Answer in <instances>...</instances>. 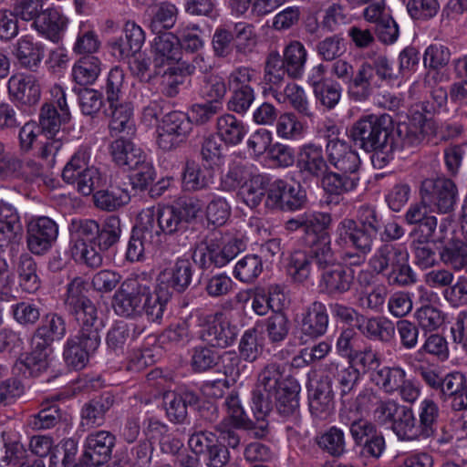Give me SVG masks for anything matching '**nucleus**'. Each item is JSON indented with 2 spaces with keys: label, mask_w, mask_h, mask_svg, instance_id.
<instances>
[{
  "label": "nucleus",
  "mask_w": 467,
  "mask_h": 467,
  "mask_svg": "<svg viewBox=\"0 0 467 467\" xmlns=\"http://www.w3.org/2000/svg\"><path fill=\"white\" fill-rule=\"evenodd\" d=\"M188 444L192 452L203 457L208 467H223L230 461L228 448L217 441L216 434L212 431L193 432Z\"/></svg>",
  "instance_id": "14"
},
{
  "label": "nucleus",
  "mask_w": 467,
  "mask_h": 467,
  "mask_svg": "<svg viewBox=\"0 0 467 467\" xmlns=\"http://www.w3.org/2000/svg\"><path fill=\"white\" fill-rule=\"evenodd\" d=\"M195 245L218 256H223V253L225 251V254L228 253L229 254L227 262L233 260L244 249V244L241 239L231 236L225 237L218 231L210 233Z\"/></svg>",
  "instance_id": "33"
},
{
  "label": "nucleus",
  "mask_w": 467,
  "mask_h": 467,
  "mask_svg": "<svg viewBox=\"0 0 467 467\" xmlns=\"http://www.w3.org/2000/svg\"><path fill=\"white\" fill-rule=\"evenodd\" d=\"M32 26L43 36L57 43L67 26L68 19L56 7L42 9L32 21Z\"/></svg>",
  "instance_id": "27"
},
{
  "label": "nucleus",
  "mask_w": 467,
  "mask_h": 467,
  "mask_svg": "<svg viewBox=\"0 0 467 467\" xmlns=\"http://www.w3.org/2000/svg\"><path fill=\"white\" fill-rule=\"evenodd\" d=\"M310 248V253L304 251H296L290 256L288 272L296 282L303 283L310 276L312 265H316L315 251L321 248L319 242L315 245H306Z\"/></svg>",
  "instance_id": "44"
},
{
  "label": "nucleus",
  "mask_w": 467,
  "mask_h": 467,
  "mask_svg": "<svg viewBox=\"0 0 467 467\" xmlns=\"http://www.w3.org/2000/svg\"><path fill=\"white\" fill-rule=\"evenodd\" d=\"M427 130L423 128H417L407 122H400L395 130V135L391 132L390 143L392 154L396 150H401L405 148L415 147L421 143L425 138Z\"/></svg>",
  "instance_id": "45"
},
{
  "label": "nucleus",
  "mask_w": 467,
  "mask_h": 467,
  "mask_svg": "<svg viewBox=\"0 0 467 467\" xmlns=\"http://www.w3.org/2000/svg\"><path fill=\"white\" fill-rule=\"evenodd\" d=\"M306 204V192L300 184L291 185L283 180H275L268 188L265 205L271 209L294 212Z\"/></svg>",
  "instance_id": "13"
},
{
  "label": "nucleus",
  "mask_w": 467,
  "mask_h": 467,
  "mask_svg": "<svg viewBox=\"0 0 467 467\" xmlns=\"http://www.w3.org/2000/svg\"><path fill=\"white\" fill-rule=\"evenodd\" d=\"M265 330L271 344L285 341L291 329V322L285 312L277 309L264 321Z\"/></svg>",
  "instance_id": "52"
},
{
  "label": "nucleus",
  "mask_w": 467,
  "mask_h": 467,
  "mask_svg": "<svg viewBox=\"0 0 467 467\" xmlns=\"http://www.w3.org/2000/svg\"><path fill=\"white\" fill-rule=\"evenodd\" d=\"M151 13L150 27L155 34H162V30L171 28L176 22L177 8L169 2H163L153 6Z\"/></svg>",
  "instance_id": "59"
},
{
  "label": "nucleus",
  "mask_w": 467,
  "mask_h": 467,
  "mask_svg": "<svg viewBox=\"0 0 467 467\" xmlns=\"http://www.w3.org/2000/svg\"><path fill=\"white\" fill-rule=\"evenodd\" d=\"M115 436L107 431H97L88 434L85 444V461L91 464L103 465L111 457Z\"/></svg>",
  "instance_id": "28"
},
{
  "label": "nucleus",
  "mask_w": 467,
  "mask_h": 467,
  "mask_svg": "<svg viewBox=\"0 0 467 467\" xmlns=\"http://www.w3.org/2000/svg\"><path fill=\"white\" fill-rule=\"evenodd\" d=\"M400 440L414 441L422 438L418 421L410 408L403 406L391 425Z\"/></svg>",
  "instance_id": "48"
},
{
  "label": "nucleus",
  "mask_w": 467,
  "mask_h": 467,
  "mask_svg": "<svg viewBox=\"0 0 467 467\" xmlns=\"http://www.w3.org/2000/svg\"><path fill=\"white\" fill-rule=\"evenodd\" d=\"M120 234V219L116 215H110L102 225H99L94 244L99 247L100 252L108 251L119 242Z\"/></svg>",
  "instance_id": "57"
},
{
  "label": "nucleus",
  "mask_w": 467,
  "mask_h": 467,
  "mask_svg": "<svg viewBox=\"0 0 467 467\" xmlns=\"http://www.w3.org/2000/svg\"><path fill=\"white\" fill-rule=\"evenodd\" d=\"M358 330L368 339L389 343L395 335L394 324L385 317L365 316L358 317Z\"/></svg>",
  "instance_id": "36"
},
{
  "label": "nucleus",
  "mask_w": 467,
  "mask_h": 467,
  "mask_svg": "<svg viewBox=\"0 0 467 467\" xmlns=\"http://www.w3.org/2000/svg\"><path fill=\"white\" fill-rule=\"evenodd\" d=\"M318 447L334 458L341 457L346 451V438L342 429L332 426L317 437Z\"/></svg>",
  "instance_id": "53"
},
{
  "label": "nucleus",
  "mask_w": 467,
  "mask_h": 467,
  "mask_svg": "<svg viewBox=\"0 0 467 467\" xmlns=\"http://www.w3.org/2000/svg\"><path fill=\"white\" fill-rule=\"evenodd\" d=\"M439 416L440 409L434 400L424 399L420 402L418 407V424L423 439L434 436Z\"/></svg>",
  "instance_id": "50"
},
{
  "label": "nucleus",
  "mask_w": 467,
  "mask_h": 467,
  "mask_svg": "<svg viewBox=\"0 0 467 467\" xmlns=\"http://www.w3.org/2000/svg\"><path fill=\"white\" fill-rule=\"evenodd\" d=\"M246 133L245 124L234 115L225 113L217 118L216 135L226 146L239 145Z\"/></svg>",
  "instance_id": "37"
},
{
  "label": "nucleus",
  "mask_w": 467,
  "mask_h": 467,
  "mask_svg": "<svg viewBox=\"0 0 467 467\" xmlns=\"http://www.w3.org/2000/svg\"><path fill=\"white\" fill-rule=\"evenodd\" d=\"M13 319L22 327H35L41 318V308L32 301H20L10 306Z\"/></svg>",
  "instance_id": "58"
},
{
  "label": "nucleus",
  "mask_w": 467,
  "mask_h": 467,
  "mask_svg": "<svg viewBox=\"0 0 467 467\" xmlns=\"http://www.w3.org/2000/svg\"><path fill=\"white\" fill-rule=\"evenodd\" d=\"M378 83L382 81H392L398 78L392 63L385 55H374L368 60L363 61L360 66Z\"/></svg>",
  "instance_id": "54"
},
{
  "label": "nucleus",
  "mask_w": 467,
  "mask_h": 467,
  "mask_svg": "<svg viewBox=\"0 0 467 467\" xmlns=\"http://www.w3.org/2000/svg\"><path fill=\"white\" fill-rule=\"evenodd\" d=\"M130 138L121 135L109 146L112 161L126 170H134L146 159L143 150L135 145Z\"/></svg>",
  "instance_id": "29"
},
{
  "label": "nucleus",
  "mask_w": 467,
  "mask_h": 467,
  "mask_svg": "<svg viewBox=\"0 0 467 467\" xmlns=\"http://www.w3.org/2000/svg\"><path fill=\"white\" fill-rule=\"evenodd\" d=\"M336 243L339 246H350L355 252L347 251L341 258L342 260L353 266H359L366 261V257L372 251L373 244L354 236L348 235L337 230Z\"/></svg>",
  "instance_id": "41"
},
{
  "label": "nucleus",
  "mask_w": 467,
  "mask_h": 467,
  "mask_svg": "<svg viewBox=\"0 0 467 467\" xmlns=\"http://www.w3.org/2000/svg\"><path fill=\"white\" fill-rule=\"evenodd\" d=\"M224 406L227 410L229 417L227 419L236 422L237 426L250 432L255 439H264L269 432V424L267 420H260L254 422L250 420L241 405V401L236 391H232L224 400Z\"/></svg>",
  "instance_id": "24"
},
{
  "label": "nucleus",
  "mask_w": 467,
  "mask_h": 467,
  "mask_svg": "<svg viewBox=\"0 0 467 467\" xmlns=\"http://www.w3.org/2000/svg\"><path fill=\"white\" fill-rule=\"evenodd\" d=\"M406 378V372L400 367L383 366L372 374L371 382L387 394H393L398 391L400 386Z\"/></svg>",
  "instance_id": "51"
},
{
  "label": "nucleus",
  "mask_w": 467,
  "mask_h": 467,
  "mask_svg": "<svg viewBox=\"0 0 467 467\" xmlns=\"http://www.w3.org/2000/svg\"><path fill=\"white\" fill-rule=\"evenodd\" d=\"M326 153L328 165L335 171L330 170L327 176L324 192L328 195L340 196L355 191L360 181L358 153L347 141L337 138L327 140Z\"/></svg>",
  "instance_id": "3"
},
{
  "label": "nucleus",
  "mask_w": 467,
  "mask_h": 467,
  "mask_svg": "<svg viewBox=\"0 0 467 467\" xmlns=\"http://www.w3.org/2000/svg\"><path fill=\"white\" fill-rule=\"evenodd\" d=\"M281 378V364L269 362L257 376L255 388L252 391V410L256 418L254 422L266 420L274 410L275 389Z\"/></svg>",
  "instance_id": "6"
},
{
  "label": "nucleus",
  "mask_w": 467,
  "mask_h": 467,
  "mask_svg": "<svg viewBox=\"0 0 467 467\" xmlns=\"http://www.w3.org/2000/svg\"><path fill=\"white\" fill-rule=\"evenodd\" d=\"M381 228L382 221L377 210L364 204L358 210L357 220L345 218L337 230L373 244Z\"/></svg>",
  "instance_id": "11"
},
{
  "label": "nucleus",
  "mask_w": 467,
  "mask_h": 467,
  "mask_svg": "<svg viewBox=\"0 0 467 467\" xmlns=\"http://www.w3.org/2000/svg\"><path fill=\"white\" fill-rule=\"evenodd\" d=\"M171 296V291H167L157 285L155 290L151 292L148 286V295L144 296L142 307L143 313L146 314L149 321L160 322L162 319L163 313Z\"/></svg>",
  "instance_id": "47"
},
{
  "label": "nucleus",
  "mask_w": 467,
  "mask_h": 467,
  "mask_svg": "<svg viewBox=\"0 0 467 467\" xmlns=\"http://www.w3.org/2000/svg\"><path fill=\"white\" fill-rule=\"evenodd\" d=\"M192 130L190 117L181 111L166 114L158 129L157 143L165 151L177 148Z\"/></svg>",
  "instance_id": "15"
},
{
  "label": "nucleus",
  "mask_w": 467,
  "mask_h": 467,
  "mask_svg": "<svg viewBox=\"0 0 467 467\" xmlns=\"http://www.w3.org/2000/svg\"><path fill=\"white\" fill-rule=\"evenodd\" d=\"M419 193L431 210L448 213L456 203L458 188L451 178L442 175L421 181Z\"/></svg>",
  "instance_id": "7"
},
{
  "label": "nucleus",
  "mask_w": 467,
  "mask_h": 467,
  "mask_svg": "<svg viewBox=\"0 0 467 467\" xmlns=\"http://www.w3.org/2000/svg\"><path fill=\"white\" fill-rule=\"evenodd\" d=\"M440 260L454 271L465 270L467 272V243L452 238L441 248Z\"/></svg>",
  "instance_id": "43"
},
{
  "label": "nucleus",
  "mask_w": 467,
  "mask_h": 467,
  "mask_svg": "<svg viewBox=\"0 0 467 467\" xmlns=\"http://www.w3.org/2000/svg\"><path fill=\"white\" fill-rule=\"evenodd\" d=\"M202 210V203L197 197L178 199L172 205L158 210L157 223L161 233L176 235L182 245L192 244L196 237V230L190 224L196 220Z\"/></svg>",
  "instance_id": "4"
},
{
  "label": "nucleus",
  "mask_w": 467,
  "mask_h": 467,
  "mask_svg": "<svg viewBox=\"0 0 467 467\" xmlns=\"http://www.w3.org/2000/svg\"><path fill=\"white\" fill-rule=\"evenodd\" d=\"M67 335V322L63 316L49 312L40 319L34 329L30 343L38 349H50L56 342L61 341Z\"/></svg>",
  "instance_id": "17"
},
{
  "label": "nucleus",
  "mask_w": 467,
  "mask_h": 467,
  "mask_svg": "<svg viewBox=\"0 0 467 467\" xmlns=\"http://www.w3.org/2000/svg\"><path fill=\"white\" fill-rule=\"evenodd\" d=\"M221 359V355L209 346H198L192 349L191 367L194 372H205L215 368Z\"/></svg>",
  "instance_id": "64"
},
{
  "label": "nucleus",
  "mask_w": 467,
  "mask_h": 467,
  "mask_svg": "<svg viewBox=\"0 0 467 467\" xmlns=\"http://www.w3.org/2000/svg\"><path fill=\"white\" fill-rule=\"evenodd\" d=\"M115 403V397L104 392L86 402L81 409V425L88 428L100 427L105 422L107 412Z\"/></svg>",
  "instance_id": "32"
},
{
  "label": "nucleus",
  "mask_w": 467,
  "mask_h": 467,
  "mask_svg": "<svg viewBox=\"0 0 467 467\" xmlns=\"http://www.w3.org/2000/svg\"><path fill=\"white\" fill-rule=\"evenodd\" d=\"M147 295L148 285L137 279H126L113 296V309L117 315L123 317H140L143 313L144 296Z\"/></svg>",
  "instance_id": "12"
},
{
  "label": "nucleus",
  "mask_w": 467,
  "mask_h": 467,
  "mask_svg": "<svg viewBox=\"0 0 467 467\" xmlns=\"http://www.w3.org/2000/svg\"><path fill=\"white\" fill-rule=\"evenodd\" d=\"M408 256L409 253L406 248L390 243H385L370 257L368 265L377 275H384L400 261Z\"/></svg>",
  "instance_id": "34"
},
{
  "label": "nucleus",
  "mask_w": 467,
  "mask_h": 467,
  "mask_svg": "<svg viewBox=\"0 0 467 467\" xmlns=\"http://www.w3.org/2000/svg\"><path fill=\"white\" fill-rule=\"evenodd\" d=\"M111 109V119L109 130L111 136L131 137L135 134V124L133 120V109L130 103L119 102L117 105L109 106Z\"/></svg>",
  "instance_id": "40"
},
{
  "label": "nucleus",
  "mask_w": 467,
  "mask_h": 467,
  "mask_svg": "<svg viewBox=\"0 0 467 467\" xmlns=\"http://www.w3.org/2000/svg\"><path fill=\"white\" fill-rule=\"evenodd\" d=\"M296 168L304 183L319 181L324 190V182L330 173V167L320 145H303L297 154Z\"/></svg>",
  "instance_id": "9"
},
{
  "label": "nucleus",
  "mask_w": 467,
  "mask_h": 467,
  "mask_svg": "<svg viewBox=\"0 0 467 467\" xmlns=\"http://www.w3.org/2000/svg\"><path fill=\"white\" fill-rule=\"evenodd\" d=\"M226 93L227 84L223 76L214 72L203 75L200 86V94L203 99L222 105Z\"/></svg>",
  "instance_id": "55"
},
{
  "label": "nucleus",
  "mask_w": 467,
  "mask_h": 467,
  "mask_svg": "<svg viewBox=\"0 0 467 467\" xmlns=\"http://www.w3.org/2000/svg\"><path fill=\"white\" fill-rule=\"evenodd\" d=\"M332 218L327 213H304L286 221L287 231L302 230L304 234L301 239L305 245H315L319 242L321 247L327 244L331 238L328 228Z\"/></svg>",
  "instance_id": "8"
},
{
  "label": "nucleus",
  "mask_w": 467,
  "mask_h": 467,
  "mask_svg": "<svg viewBox=\"0 0 467 467\" xmlns=\"http://www.w3.org/2000/svg\"><path fill=\"white\" fill-rule=\"evenodd\" d=\"M308 400L311 415L321 420H327L335 409L334 391L328 379L321 376Z\"/></svg>",
  "instance_id": "30"
},
{
  "label": "nucleus",
  "mask_w": 467,
  "mask_h": 467,
  "mask_svg": "<svg viewBox=\"0 0 467 467\" xmlns=\"http://www.w3.org/2000/svg\"><path fill=\"white\" fill-rule=\"evenodd\" d=\"M346 87L350 100L363 103L372 97L375 89L380 87V83H378L377 79H373L362 67H358L355 77Z\"/></svg>",
  "instance_id": "39"
},
{
  "label": "nucleus",
  "mask_w": 467,
  "mask_h": 467,
  "mask_svg": "<svg viewBox=\"0 0 467 467\" xmlns=\"http://www.w3.org/2000/svg\"><path fill=\"white\" fill-rule=\"evenodd\" d=\"M383 276L390 286L407 287L417 282V275L410 265L409 256L400 261Z\"/></svg>",
  "instance_id": "62"
},
{
  "label": "nucleus",
  "mask_w": 467,
  "mask_h": 467,
  "mask_svg": "<svg viewBox=\"0 0 467 467\" xmlns=\"http://www.w3.org/2000/svg\"><path fill=\"white\" fill-rule=\"evenodd\" d=\"M125 88V73L120 67H112L101 87L109 106L122 102Z\"/></svg>",
  "instance_id": "56"
},
{
  "label": "nucleus",
  "mask_w": 467,
  "mask_h": 467,
  "mask_svg": "<svg viewBox=\"0 0 467 467\" xmlns=\"http://www.w3.org/2000/svg\"><path fill=\"white\" fill-rule=\"evenodd\" d=\"M353 368L359 369L360 375H369L370 380L372 374L377 372L381 367V359L379 354L372 349L371 347H366L357 353L348 360Z\"/></svg>",
  "instance_id": "63"
},
{
  "label": "nucleus",
  "mask_w": 467,
  "mask_h": 467,
  "mask_svg": "<svg viewBox=\"0 0 467 467\" xmlns=\"http://www.w3.org/2000/svg\"><path fill=\"white\" fill-rule=\"evenodd\" d=\"M11 55L21 68L36 72L45 57V47L33 36L26 35L13 43Z\"/></svg>",
  "instance_id": "19"
},
{
  "label": "nucleus",
  "mask_w": 467,
  "mask_h": 467,
  "mask_svg": "<svg viewBox=\"0 0 467 467\" xmlns=\"http://www.w3.org/2000/svg\"><path fill=\"white\" fill-rule=\"evenodd\" d=\"M93 201L99 210L115 212L130 202V193L126 183L123 185L110 183L106 189L95 192Z\"/></svg>",
  "instance_id": "35"
},
{
  "label": "nucleus",
  "mask_w": 467,
  "mask_h": 467,
  "mask_svg": "<svg viewBox=\"0 0 467 467\" xmlns=\"http://www.w3.org/2000/svg\"><path fill=\"white\" fill-rule=\"evenodd\" d=\"M88 291V284L81 277H75L67 285L63 299L66 312L79 327L78 335L67 340L63 351L65 362L76 370L82 369L99 348L104 327Z\"/></svg>",
  "instance_id": "1"
},
{
  "label": "nucleus",
  "mask_w": 467,
  "mask_h": 467,
  "mask_svg": "<svg viewBox=\"0 0 467 467\" xmlns=\"http://www.w3.org/2000/svg\"><path fill=\"white\" fill-rule=\"evenodd\" d=\"M328 323L327 306L316 300L306 306L301 315L300 333L310 339H317L327 333Z\"/></svg>",
  "instance_id": "21"
},
{
  "label": "nucleus",
  "mask_w": 467,
  "mask_h": 467,
  "mask_svg": "<svg viewBox=\"0 0 467 467\" xmlns=\"http://www.w3.org/2000/svg\"><path fill=\"white\" fill-rule=\"evenodd\" d=\"M237 327L231 324L225 313L218 311L204 317L199 338L211 348H226L236 339Z\"/></svg>",
  "instance_id": "10"
},
{
  "label": "nucleus",
  "mask_w": 467,
  "mask_h": 467,
  "mask_svg": "<svg viewBox=\"0 0 467 467\" xmlns=\"http://www.w3.org/2000/svg\"><path fill=\"white\" fill-rule=\"evenodd\" d=\"M316 267L319 273V287L328 296H339L350 291L355 280V271L337 261L331 247V240L316 249Z\"/></svg>",
  "instance_id": "5"
},
{
  "label": "nucleus",
  "mask_w": 467,
  "mask_h": 467,
  "mask_svg": "<svg viewBox=\"0 0 467 467\" xmlns=\"http://www.w3.org/2000/svg\"><path fill=\"white\" fill-rule=\"evenodd\" d=\"M199 401V395L189 389H179L177 391H167L163 394L166 415L174 424L186 423L188 407L195 406Z\"/></svg>",
  "instance_id": "20"
},
{
  "label": "nucleus",
  "mask_w": 467,
  "mask_h": 467,
  "mask_svg": "<svg viewBox=\"0 0 467 467\" xmlns=\"http://www.w3.org/2000/svg\"><path fill=\"white\" fill-rule=\"evenodd\" d=\"M324 379H328L329 384L333 381L337 385L341 398L348 395L356 387L360 379L359 369L353 368L348 363L331 362L327 368Z\"/></svg>",
  "instance_id": "31"
},
{
  "label": "nucleus",
  "mask_w": 467,
  "mask_h": 467,
  "mask_svg": "<svg viewBox=\"0 0 467 467\" xmlns=\"http://www.w3.org/2000/svg\"><path fill=\"white\" fill-rule=\"evenodd\" d=\"M11 99L21 106L36 105L41 97V88L37 79L32 75H14L7 83Z\"/></svg>",
  "instance_id": "25"
},
{
  "label": "nucleus",
  "mask_w": 467,
  "mask_h": 467,
  "mask_svg": "<svg viewBox=\"0 0 467 467\" xmlns=\"http://www.w3.org/2000/svg\"><path fill=\"white\" fill-rule=\"evenodd\" d=\"M32 350L22 356L16 363V368L26 378H38L46 373L50 367L49 349H38L31 346Z\"/></svg>",
  "instance_id": "38"
},
{
  "label": "nucleus",
  "mask_w": 467,
  "mask_h": 467,
  "mask_svg": "<svg viewBox=\"0 0 467 467\" xmlns=\"http://www.w3.org/2000/svg\"><path fill=\"white\" fill-rule=\"evenodd\" d=\"M258 337L259 334L255 327L244 331L238 346L239 356H236L234 353H226L229 356L231 366H224L225 375L238 376L239 370H235L234 367L240 364L241 359L253 363L261 356L263 345L259 343Z\"/></svg>",
  "instance_id": "22"
},
{
  "label": "nucleus",
  "mask_w": 467,
  "mask_h": 467,
  "mask_svg": "<svg viewBox=\"0 0 467 467\" xmlns=\"http://www.w3.org/2000/svg\"><path fill=\"white\" fill-rule=\"evenodd\" d=\"M100 65L101 63L97 57H84L73 67L72 77L81 86L90 85L98 78Z\"/></svg>",
  "instance_id": "60"
},
{
  "label": "nucleus",
  "mask_w": 467,
  "mask_h": 467,
  "mask_svg": "<svg viewBox=\"0 0 467 467\" xmlns=\"http://www.w3.org/2000/svg\"><path fill=\"white\" fill-rule=\"evenodd\" d=\"M58 236V225L49 217L40 216L26 225V246L35 255L46 254Z\"/></svg>",
  "instance_id": "16"
},
{
  "label": "nucleus",
  "mask_w": 467,
  "mask_h": 467,
  "mask_svg": "<svg viewBox=\"0 0 467 467\" xmlns=\"http://www.w3.org/2000/svg\"><path fill=\"white\" fill-rule=\"evenodd\" d=\"M300 390L298 381L291 376H285V367L281 365V378L278 379L274 399V408L280 415L288 417L298 411Z\"/></svg>",
  "instance_id": "18"
},
{
  "label": "nucleus",
  "mask_w": 467,
  "mask_h": 467,
  "mask_svg": "<svg viewBox=\"0 0 467 467\" xmlns=\"http://www.w3.org/2000/svg\"><path fill=\"white\" fill-rule=\"evenodd\" d=\"M393 131V120L389 115L368 114L355 121L349 133L354 145L366 152H372L373 165L381 169L393 159L390 143Z\"/></svg>",
  "instance_id": "2"
},
{
  "label": "nucleus",
  "mask_w": 467,
  "mask_h": 467,
  "mask_svg": "<svg viewBox=\"0 0 467 467\" xmlns=\"http://www.w3.org/2000/svg\"><path fill=\"white\" fill-rule=\"evenodd\" d=\"M306 57V50L300 41H291L285 47L282 58L285 62L289 78H299L302 77Z\"/></svg>",
  "instance_id": "49"
},
{
  "label": "nucleus",
  "mask_w": 467,
  "mask_h": 467,
  "mask_svg": "<svg viewBox=\"0 0 467 467\" xmlns=\"http://www.w3.org/2000/svg\"><path fill=\"white\" fill-rule=\"evenodd\" d=\"M268 176L256 173L249 176L246 182L239 190V195L251 208H254L262 202L270 186Z\"/></svg>",
  "instance_id": "46"
},
{
  "label": "nucleus",
  "mask_w": 467,
  "mask_h": 467,
  "mask_svg": "<svg viewBox=\"0 0 467 467\" xmlns=\"http://www.w3.org/2000/svg\"><path fill=\"white\" fill-rule=\"evenodd\" d=\"M154 75L161 74L160 68L173 65L181 59L179 38L170 32L157 34L152 43Z\"/></svg>",
  "instance_id": "23"
},
{
  "label": "nucleus",
  "mask_w": 467,
  "mask_h": 467,
  "mask_svg": "<svg viewBox=\"0 0 467 467\" xmlns=\"http://www.w3.org/2000/svg\"><path fill=\"white\" fill-rule=\"evenodd\" d=\"M182 183L185 191L198 192L207 189L210 181L197 162L188 160L183 168Z\"/></svg>",
  "instance_id": "61"
},
{
  "label": "nucleus",
  "mask_w": 467,
  "mask_h": 467,
  "mask_svg": "<svg viewBox=\"0 0 467 467\" xmlns=\"http://www.w3.org/2000/svg\"><path fill=\"white\" fill-rule=\"evenodd\" d=\"M192 278L191 262L185 258H178L172 266L160 273L157 285L172 293H183L191 285Z\"/></svg>",
  "instance_id": "26"
},
{
  "label": "nucleus",
  "mask_w": 467,
  "mask_h": 467,
  "mask_svg": "<svg viewBox=\"0 0 467 467\" xmlns=\"http://www.w3.org/2000/svg\"><path fill=\"white\" fill-rule=\"evenodd\" d=\"M16 272L19 285L24 292L34 294L40 288L41 281L37 275V265L29 254H20Z\"/></svg>",
  "instance_id": "42"
}]
</instances>
